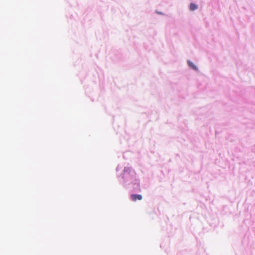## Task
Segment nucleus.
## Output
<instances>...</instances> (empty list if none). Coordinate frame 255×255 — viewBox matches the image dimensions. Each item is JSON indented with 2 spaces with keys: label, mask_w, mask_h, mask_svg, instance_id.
<instances>
[{
  "label": "nucleus",
  "mask_w": 255,
  "mask_h": 255,
  "mask_svg": "<svg viewBox=\"0 0 255 255\" xmlns=\"http://www.w3.org/2000/svg\"><path fill=\"white\" fill-rule=\"evenodd\" d=\"M142 197L141 195L138 194H132L131 195V199L133 201H136L137 200H141Z\"/></svg>",
  "instance_id": "nucleus-1"
},
{
  "label": "nucleus",
  "mask_w": 255,
  "mask_h": 255,
  "mask_svg": "<svg viewBox=\"0 0 255 255\" xmlns=\"http://www.w3.org/2000/svg\"><path fill=\"white\" fill-rule=\"evenodd\" d=\"M197 8V5L195 3H191L190 5V9L191 10H194Z\"/></svg>",
  "instance_id": "nucleus-2"
},
{
  "label": "nucleus",
  "mask_w": 255,
  "mask_h": 255,
  "mask_svg": "<svg viewBox=\"0 0 255 255\" xmlns=\"http://www.w3.org/2000/svg\"><path fill=\"white\" fill-rule=\"evenodd\" d=\"M188 63L189 66L190 67H191L192 69H193L194 70L197 69L196 66L192 62H191L190 61H188Z\"/></svg>",
  "instance_id": "nucleus-3"
}]
</instances>
